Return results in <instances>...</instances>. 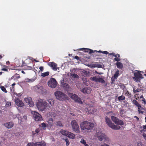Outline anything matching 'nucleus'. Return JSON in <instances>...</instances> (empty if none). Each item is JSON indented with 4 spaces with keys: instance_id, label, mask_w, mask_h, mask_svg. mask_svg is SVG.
<instances>
[{
    "instance_id": "f704fd0d",
    "label": "nucleus",
    "mask_w": 146,
    "mask_h": 146,
    "mask_svg": "<svg viewBox=\"0 0 146 146\" xmlns=\"http://www.w3.org/2000/svg\"><path fill=\"white\" fill-rule=\"evenodd\" d=\"M63 140H64L66 142V145L68 146V145H69L70 144V143L68 140L67 138L64 139Z\"/></svg>"
},
{
    "instance_id": "49530a36",
    "label": "nucleus",
    "mask_w": 146,
    "mask_h": 146,
    "mask_svg": "<svg viewBox=\"0 0 146 146\" xmlns=\"http://www.w3.org/2000/svg\"><path fill=\"white\" fill-rule=\"evenodd\" d=\"M138 108V112L139 113H141L142 114H143L144 112L140 110V108Z\"/></svg>"
},
{
    "instance_id": "ddd939ff",
    "label": "nucleus",
    "mask_w": 146,
    "mask_h": 146,
    "mask_svg": "<svg viewBox=\"0 0 146 146\" xmlns=\"http://www.w3.org/2000/svg\"><path fill=\"white\" fill-rule=\"evenodd\" d=\"M61 82L62 85L63 87L66 88V90L69 91H70L71 90V88L69 86L68 84L65 83L64 80L61 81Z\"/></svg>"
},
{
    "instance_id": "c85d7f7f",
    "label": "nucleus",
    "mask_w": 146,
    "mask_h": 146,
    "mask_svg": "<svg viewBox=\"0 0 146 146\" xmlns=\"http://www.w3.org/2000/svg\"><path fill=\"white\" fill-rule=\"evenodd\" d=\"M80 142L83 144L85 146H89V145L87 144L85 141L84 140V139H82L81 141Z\"/></svg>"
},
{
    "instance_id": "13d9d810",
    "label": "nucleus",
    "mask_w": 146,
    "mask_h": 146,
    "mask_svg": "<svg viewBox=\"0 0 146 146\" xmlns=\"http://www.w3.org/2000/svg\"><path fill=\"white\" fill-rule=\"evenodd\" d=\"M39 130L38 129H36L35 130L36 133H38L39 132Z\"/></svg>"
},
{
    "instance_id": "c03bdc74",
    "label": "nucleus",
    "mask_w": 146,
    "mask_h": 146,
    "mask_svg": "<svg viewBox=\"0 0 146 146\" xmlns=\"http://www.w3.org/2000/svg\"><path fill=\"white\" fill-rule=\"evenodd\" d=\"M124 111V110L123 109L121 110H120L119 114L121 115H122L123 114V112Z\"/></svg>"
},
{
    "instance_id": "f8f14e48",
    "label": "nucleus",
    "mask_w": 146,
    "mask_h": 146,
    "mask_svg": "<svg viewBox=\"0 0 146 146\" xmlns=\"http://www.w3.org/2000/svg\"><path fill=\"white\" fill-rule=\"evenodd\" d=\"M16 104L18 106L22 107L24 106V103L22 100L17 98H16L15 100Z\"/></svg>"
},
{
    "instance_id": "864d4df0",
    "label": "nucleus",
    "mask_w": 146,
    "mask_h": 146,
    "mask_svg": "<svg viewBox=\"0 0 146 146\" xmlns=\"http://www.w3.org/2000/svg\"><path fill=\"white\" fill-rule=\"evenodd\" d=\"M137 146H142L141 143V142H138L137 143Z\"/></svg>"
},
{
    "instance_id": "7c9ffc66",
    "label": "nucleus",
    "mask_w": 146,
    "mask_h": 146,
    "mask_svg": "<svg viewBox=\"0 0 146 146\" xmlns=\"http://www.w3.org/2000/svg\"><path fill=\"white\" fill-rule=\"evenodd\" d=\"M0 88L1 89V90L5 93H7V92L4 86H0Z\"/></svg>"
},
{
    "instance_id": "09e8293b",
    "label": "nucleus",
    "mask_w": 146,
    "mask_h": 146,
    "mask_svg": "<svg viewBox=\"0 0 146 146\" xmlns=\"http://www.w3.org/2000/svg\"><path fill=\"white\" fill-rule=\"evenodd\" d=\"M141 101H142L143 102V103H144V104H146V100H145V99L144 98H143V99L142 100H141Z\"/></svg>"
},
{
    "instance_id": "5701e85b",
    "label": "nucleus",
    "mask_w": 146,
    "mask_h": 146,
    "mask_svg": "<svg viewBox=\"0 0 146 146\" xmlns=\"http://www.w3.org/2000/svg\"><path fill=\"white\" fill-rule=\"evenodd\" d=\"M48 106L49 108L52 106L54 104V100L52 99H50L48 100Z\"/></svg>"
},
{
    "instance_id": "0e129e2a",
    "label": "nucleus",
    "mask_w": 146,
    "mask_h": 146,
    "mask_svg": "<svg viewBox=\"0 0 146 146\" xmlns=\"http://www.w3.org/2000/svg\"><path fill=\"white\" fill-rule=\"evenodd\" d=\"M76 86H77V88L78 89L80 90V88H81L78 85H77Z\"/></svg>"
},
{
    "instance_id": "e2e57ef3",
    "label": "nucleus",
    "mask_w": 146,
    "mask_h": 146,
    "mask_svg": "<svg viewBox=\"0 0 146 146\" xmlns=\"http://www.w3.org/2000/svg\"><path fill=\"white\" fill-rule=\"evenodd\" d=\"M29 81H31V82H33L35 80L33 79H29Z\"/></svg>"
},
{
    "instance_id": "774afa93",
    "label": "nucleus",
    "mask_w": 146,
    "mask_h": 146,
    "mask_svg": "<svg viewBox=\"0 0 146 146\" xmlns=\"http://www.w3.org/2000/svg\"><path fill=\"white\" fill-rule=\"evenodd\" d=\"M21 72H22V73H23L24 74H25V72L24 71H21Z\"/></svg>"
},
{
    "instance_id": "37998d69",
    "label": "nucleus",
    "mask_w": 146,
    "mask_h": 146,
    "mask_svg": "<svg viewBox=\"0 0 146 146\" xmlns=\"http://www.w3.org/2000/svg\"><path fill=\"white\" fill-rule=\"evenodd\" d=\"M6 105L7 106H9L11 105V103L10 102H7L6 103Z\"/></svg>"
},
{
    "instance_id": "39448f33",
    "label": "nucleus",
    "mask_w": 146,
    "mask_h": 146,
    "mask_svg": "<svg viewBox=\"0 0 146 146\" xmlns=\"http://www.w3.org/2000/svg\"><path fill=\"white\" fill-rule=\"evenodd\" d=\"M97 135L98 140L100 141H102L103 140H104V141H107L109 139L105 134L102 133L99 131L97 132Z\"/></svg>"
},
{
    "instance_id": "6e6d98bb",
    "label": "nucleus",
    "mask_w": 146,
    "mask_h": 146,
    "mask_svg": "<svg viewBox=\"0 0 146 146\" xmlns=\"http://www.w3.org/2000/svg\"><path fill=\"white\" fill-rule=\"evenodd\" d=\"M16 95H17V96H20L21 95V93H19L18 94H17L16 93Z\"/></svg>"
},
{
    "instance_id": "79ce46f5",
    "label": "nucleus",
    "mask_w": 146,
    "mask_h": 146,
    "mask_svg": "<svg viewBox=\"0 0 146 146\" xmlns=\"http://www.w3.org/2000/svg\"><path fill=\"white\" fill-rule=\"evenodd\" d=\"M116 79V78H114V77L112 76L111 78V80L112 82H111V84L113 83V82L115 81V80Z\"/></svg>"
},
{
    "instance_id": "b1692460",
    "label": "nucleus",
    "mask_w": 146,
    "mask_h": 146,
    "mask_svg": "<svg viewBox=\"0 0 146 146\" xmlns=\"http://www.w3.org/2000/svg\"><path fill=\"white\" fill-rule=\"evenodd\" d=\"M68 132L69 131H68L65 130H62L61 131H60V132L62 135L67 136Z\"/></svg>"
},
{
    "instance_id": "603ef678",
    "label": "nucleus",
    "mask_w": 146,
    "mask_h": 146,
    "mask_svg": "<svg viewBox=\"0 0 146 146\" xmlns=\"http://www.w3.org/2000/svg\"><path fill=\"white\" fill-rule=\"evenodd\" d=\"M74 58L77 60H80V58L77 56H75Z\"/></svg>"
},
{
    "instance_id": "7ed1b4c3",
    "label": "nucleus",
    "mask_w": 146,
    "mask_h": 146,
    "mask_svg": "<svg viewBox=\"0 0 146 146\" xmlns=\"http://www.w3.org/2000/svg\"><path fill=\"white\" fill-rule=\"evenodd\" d=\"M54 95L56 99L60 101H64L68 100L67 96L60 91H57L54 93Z\"/></svg>"
},
{
    "instance_id": "bf43d9fd",
    "label": "nucleus",
    "mask_w": 146,
    "mask_h": 146,
    "mask_svg": "<svg viewBox=\"0 0 146 146\" xmlns=\"http://www.w3.org/2000/svg\"><path fill=\"white\" fill-rule=\"evenodd\" d=\"M16 84L15 83H13L12 85V88H13L14 87V86Z\"/></svg>"
},
{
    "instance_id": "4be33fe9",
    "label": "nucleus",
    "mask_w": 146,
    "mask_h": 146,
    "mask_svg": "<svg viewBox=\"0 0 146 146\" xmlns=\"http://www.w3.org/2000/svg\"><path fill=\"white\" fill-rule=\"evenodd\" d=\"M141 87H140V88L136 89L135 88H133V92L134 93H136L141 91H143V90L142 89Z\"/></svg>"
},
{
    "instance_id": "393cba45",
    "label": "nucleus",
    "mask_w": 146,
    "mask_h": 146,
    "mask_svg": "<svg viewBox=\"0 0 146 146\" xmlns=\"http://www.w3.org/2000/svg\"><path fill=\"white\" fill-rule=\"evenodd\" d=\"M56 126L58 127H63V125L61 121H58L56 122Z\"/></svg>"
},
{
    "instance_id": "1a4fd4ad",
    "label": "nucleus",
    "mask_w": 146,
    "mask_h": 146,
    "mask_svg": "<svg viewBox=\"0 0 146 146\" xmlns=\"http://www.w3.org/2000/svg\"><path fill=\"white\" fill-rule=\"evenodd\" d=\"M31 113L33 115L34 119L36 121H38L42 119L41 115L38 112L35 111H32Z\"/></svg>"
},
{
    "instance_id": "f3484780",
    "label": "nucleus",
    "mask_w": 146,
    "mask_h": 146,
    "mask_svg": "<svg viewBox=\"0 0 146 146\" xmlns=\"http://www.w3.org/2000/svg\"><path fill=\"white\" fill-rule=\"evenodd\" d=\"M71 98L73 99L74 101L80 103L81 101L80 98L76 94H74L71 96Z\"/></svg>"
},
{
    "instance_id": "412c9836",
    "label": "nucleus",
    "mask_w": 146,
    "mask_h": 146,
    "mask_svg": "<svg viewBox=\"0 0 146 146\" xmlns=\"http://www.w3.org/2000/svg\"><path fill=\"white\" fill-rule=\"evenodd\" d=\"M67 136L70 138L73 139L75 137V135L72 133L70 132H68V134H67Z\"/></svg>"
},
{
    "instance_id": "f03ea898",
    "label": "nucleus",
    "mask_w": 146,
    "mask_h": 146,
    "mask_svg": "<svg viewBox=\"0 0 146 146\" xmlns=\"http://www.w3.org/2000/svg\"><path fill=\"white\" fill-rule=\"evenodd\" d=\"M36 106L38 109L40 111L44 110L48 106L47 103L45 101H43L40 99L36 104Z\"/></svg>"
},
{
    "instance_id": "6ab92c4d",
    "label": "nucleus",
    "mask_w": 146,
    "mask_h": 146,
    "mask_svg": "<svg viewBox=\"0 0 146 146\" xmlns=\"http://www.w3.org/2000/svg\"><path fill=\"white\" fill-rule=\"evenodd\" d=\"M34 88L36 91L40 92L42 89L43 87L42 86L38 85L35 86Z\"/></svg>"
},
{
    "instance_id": "423d86ee",
    "label": "nucleus",
    "mask_w": 146,
    "mask_h": 146,
    "mask_svg": "<svg viewBox=\"0 0 146 146\" xmlns=\"http://www.w3.org/2000/svg\"><path fill=\"white\" fill-rule=\"evenodd\" d=\"M72 130L76 133L80 132V129L77 122L75 120L72 121L71 122Z\"/></svg>"
},
{
    "instance_id": "bb28decb",
    "label": "nucleus",
    "mask_w": 146,
    "mask_h": 146,
    "mask_svg": "<svg viewBox=\"0 0 146 146\" xmlns=\"http://www.w3.org/2000/svg\"><path fill=\"white\" fill-rule=\"evenodd\" d=\"M49 74V72H46L42 73L41 76L42 77H44L45 76H48Z\"/></svg>"
},
{
    "instance_id": "a18cd8bd",
    "label": "nucleus",
    "mask_w": 146,
    "mask_h": 146,
    "mask_svg": "<svg viewBox=\"0 0 146 146\" xmlns=\"http://www.w3.org/2000/svg\"><path fill=\"white\" fill-rule=\"evenodd\" d=\"M82 80L83 81V83H84L85 82H86V81H88V80L86 78H83Z\"/></svg>"
},
{
    "instance_id": "4d7b16f0",
    "label": "nucleus",
    "mask_w": 146,
    "mask_h": 146,
    "mask_svg": "<svg viewBox=\"0 0 146 146\" xmlns=\"http://www.w3.org/2000/svg\"><path fill=\"white\" fill-rule=\"evenodd\" d=\"M134 117L136 119H137V121H139V118H138L137 116H135Z\"/></svg>"
},
{
    "instance_id": "8fccbe9b",
    "label": "nucleus",
    "mask_w": 146,
    "mask_h": 146,
    "mask_svg": "<svg viewBox=\"0 0 146 146\" xmlns=\"http://www.w3.org/2000/svg\"><path fill=\"white\" fill-rule=\"evenodd\" d=\"M1 70L2 71H8V70L7 69L5 68H2L1 69Z\"/></svg>"
},
{
    "instance_id": "4468645a",
    "label": "nucleus",
    "mask_w": 146,
    "mask_h": 146,
    "mask_svg": "<svg viewBox=\"0 0 146 146\" xmlns=\"http://www.w3.org/2000/svg\"><path fill=\"white\" fill-rule=\"evenodd\" d=\"M25 100L26 102L29 104V105L31 107H32L34 106V103L32 101V98L30 97H28L25 98Z\"/></svg>"
},
{
    "instance_id": "aec40b11",
    "label": "nucleus",
    "mask_w": 146,
    "mask_h": 146,
    "mask_svg": "<svg viewBox=\"0 0 146 146\" xmlns=\"http://www.w3.org/2000/svg\"><path fill=\"white\" fill-rule=\"evenodd\" d=\"M116 65L117 68L119 69H122L123 67V64L120 62H117L116 63Z\"/></svg>"
},
{
    "instance_id": "9d476101",
    "label": "nucleus",
    "mask_w": 146,
    "mask_h": 146,
    "mask_svg": "<svg viewBox=\"0 0 146 146\" xmlns=\"http://www.w3.org/2000/svg\"><path fill=\"white\" fill-rule=\"evenodd\" d=\"M134 77H133V78L136 82H140L141 79L143 78L142 74L139 73L135 72L134 73Z\"/></svg>"
},
{
    "instance_id": "5fc2aeb1",
    "label": "nucleus",
    "mask_w": 146,
    "mask_h": 146,
    "mask_svg": "<svg viewBox=\"0 0 146 146\" xmlns=\"http://www.w3.org/2000/svg\"><path fill=\"white\" fill-rule=\"evenodd\" d=\"M143 136L144 138L145 139H146V134H143Z\"/></svg>"
},
{
    "instance_id": "ea45409f",
    "label": "nucleus",
    "mask_w": 146,
    "mask_h": 146,
    "mask_svg": "<svg viewBox=\"0 0 146 146\" xmlns=\"http://www.w3.org/2000/svg\"><path fill=\"white\" fill-rule=\"evenodd\" d=\"M98 78L96 76H95V77H94L92 79H93V80L95 81V82H97L98 81Z\"/></svg>"
},
{
    "instance_id": "680f3d73",
    "label": "nucleus",
    "mask_w": 146,
    "mask_h": 146,
    "mask_svg": "<svg viewBox=\"0 0 146 146\" xmlns=\"http://www.w3.org/2000/svg\"><path fill=\"white\" fill-rule=\"evenodd\" d=\"M143 129H145L146 130V125H143Z\"/></svg>"
},
{
    "instance_id": "de8ad7c7",
    "label": "nucleus",
    "mask_w": 146,
    "mask_h": 146,
    "mask_svg": "<svg viewBox=\"0 0 146 146\" xmlns=\"http://www.w3.org/2000/svg\"><path fill=\"white\" fill-rule=\"evenodd\" d=\"M39 68L41 72L43 71L44 68L43 66H41Z\"/></svg>"
},
{
    "instance_id": "3c124183",
    "label": "nucleus",
    "mask_w": 146,
    "mask_h": 146,
    "mask_svg": "<svg viewBox=\"0 0 146 146\" xmlns=\"http://www.w3.org/2000/svg\"><path fill=\"white\" fill-rule=\"evenodd\" d=\"M84 85L88 86L89 84V82L88 81H86V82H85L84 83Z\"/></svg>"
},
{
    "instance_id": "2eb2a0df",
    "label": "nucleus",
    "mask_w": 146,
    "mask_h": 146,
    "mask_svg": "<svg viewBox=\"0 0 146 146\" xmlns=\"http://www.w3.org/2000/svg\"><path fill=\"white\" fill-rule=\"evenodd\" d=\"M80 91L84 94H88L91 92V89L90 88L86 87L85 88L82 89L81 88H80Z\"/></svg>"
},
{
    "instance_id": "69168bd1",
    "label": "nucleus",
    "mask_w": 146,
    "mask_h": 146,
    "mask_svg": "<svg viewBox=\"0 0 146 146\" xmlns=\"http://www.w3.org/2000/svg\"><path fill=\"white\" fill-rule=\"evenodd\" d=\"M101 78H98V81H97V82H100V79Z\"/></svg>"
},
{
    "instance_id": "4c0bfd02",
    "label": "nucleus",
    "mask_w": 146,
    "mask_h": 146,
    "mask_svg": "<svg viewBox=\"0 0 146 146\" xmlns=\"http://www.w3.org/2000/svg\"><path fill=\"white\" fill-rule=\"evenodd\" d=\"M41 125L43 129H44V128L47 127L46 124L44 123H42Z\"/></svg>"
},
{
    "instance_id": "cd10ccee",
    "label": "nucleus",
    "mask_w": 146,
    "mask_h": 146,
    "mask_svg": "<svg viewBox=\"0 0 146 146\" xmlns=\"http://www.w3.org/2000/svg\"><path fill=\"white\" fill-rule=\"evenodd\" d=\"M53 119L52 118H49L48 121V123L50 125L52 126L53 125Z\"/></svg>"
},
{
    "instance_id": "338daca9",
    "label": "nucleus",
    "mask_w": 146,
    "mask_h": 146,
    "mask_svg": "<svg viewBox=\"0 0 146 146\" xmlns=\"http://www.w3.org/2000/svg\"><path fill=\"white\" fill-rule=\"evenodd\" d=\"M140 98H142V99H143L144 98H143V95H141V96H140Z\"/></svg>"
},
{
    "instance_id": "a878e982",
    "label": "nucleus",
    "mask_w": 146,
    "mask_h": 146,
    "mask_svg": "<svg viewBox=\"0 0 146 146\" xmlns=\"http://www.w3.org/2000/svg\"><path fill=\"white\" fill-rule=\"evenodd\" d=\"M119 70H117L115 72V73L114 74L113 76L114 77V78L117 79V77L119 76Z\"/></svg>"
},
{
    "instance_id": "72a5a7b5",
    "label": "nucleus",
    "mask_w": 146,
    "mask_h": 146,
    "mask_svg": "<svg viewBox=\"0 0 146 146\" xmlns=\"http://www.w3.org/2000/svg\"><path fill=\"white\" fill-rule=\"evenodd\" d=\"M125 97L122 96H121L118 97V100L120 101L121 100H123L125 99Z\"/></svg>"
},
{
    "instance_id": "a19ab883",
    "label": "nucleus",
    "mask_w": 146,
    "mask_h": 146,
    "mask_svg": "<svg viewBox=\"0 0 146 146\" xmlns=\"http://www.w3.org/2000/svg\"><path fill=\"white\" fill-rule=\"evenodd\" d=\"M100 79V82L102 84H104L105 83V81L102 78H101Z\"/></svg>"
},
{
    "instance_id": "473e14b6",
    "label": "nucleus",
    "mask_w": 146,
    "mask_h": 146,
    "mask_svg": "<svg viewBox=\"0 0 146 146\" xmlns=\"http://www.w3.org/2000/svg\"><path fill=\"white\" fill-rule=\"evenodd\" d=\"M132 102L136 106H138V105L139 104V103L135 100H133Z\"/></svg>"
},
{
    "instance_id": "58836bf2",
    "label": "nucleus",
    "mask_w": 146,
    "mask_h": 146,
    "mask_svg": "<svg viewBox=\"0 0 146 146\" xmlns=\"http://www.w3.org/2000/svg\"><path fill=\"white\" fill-rule=\"evenodd\" d=\"M83 73L86 76H88L89 74V72L88 71H83Z\"/></svg>"
},
{
    "instance_id": "6e6552de",
    "label": "nucleus",
    "mask_w": 146,
    "mask_h": 146,
    "mask_svg": "<svg viewBox=\"0 0 146 146\" xmlns=\"http://www.w3.org/2000/svg\"><path fill=\"white\" fill-rule=\"evenodd\" d=\"M46 143L44 141L41 142H36L35 143L33 142L28 143L27 146H45Z\"/></svg>"
},
{
    "instance_id": "2f4dec72",
    "label": "nucleus",
    "mask_w": 146,
    "mask_h": 146,
    "mask_svg": "<svg viewBox=\"0 0 146 146\" xmlns=\"http://www.w3.org/2000/svg\"><path fill=\"white\" fill-rule=\"evenodd\" d=\"M87 66L92 68L96 67L95 64H88Z\"/></svg>"
},
{
    "instance_id": "a211bd4d",
    "label": "nucleus",
    "mask_w": 146,
    "mask_h": 146,
    "mask_svg": "<svg viewBox=\"0 0 146 146\" xmlns=\"http://www.w3.org/2000/svg\"><path fill=\"white\" fill-rule=\"evenodd\" d=\"M4 126L8 129H10L13 126V124L12 122H8L4 124Z\"/></svg>"
},
{
    "instance_id": "20e7f679",
    "label": "nucleus",
    "mask_w": 146,
    "mask_h": 146,
    "mask_svg": "<svg viewBox=\"0 0 146 146\" xmlns=\"http://www.w3.org/2000/svg\"><path fill=\"white\" fill-rule=\"evenodd\" d=\"M106 122L107 125L113 129L118 130L120 129L121 127L119 125H115L112 123L110 119L108 117L106 116L105 118Z\"/></svg>"
},
{
    "instance_id": "9b49d317",
    "label": "nucleus",
    "mask_w": 146,
    "mask_h": 146,
    "mask_svg": "<svg viewBox=\"0 0 146 146\" xmlns=\"http://www.w3.org/2000/svg\"><path fill=\"white\" fill-rule=\"evenodd\" d=\"M111 119L113 122L117 125H123L124 124L123 121L119 120L118 118L114 116H111Z\"/></svg>"
},
{
    "instance_id": "c756f323",
    "label": "nucleus",
    "mask_w": 146,
    "mask_h": 146,
    "mask_svg": "<svg viewBox=\"0 0 146 146\" xmlns=\"http://www.w3.org/2000/svg\"><path fill=\"white\" fill-rule=\"evenodd\" d=\"M113 56L115 57V58L114 59L115 60L117 61V62H118L120 60V59L119 58L120 57V55H118V57H117V55Z\"/></svg>"
},
{
    "instance_id": "dca6fc26",
    "label": "nucleus",
    "mask_w": 146,
    "mask_h": 146,
    "mask_svg": "<svg viewBox=\"0 0 146 146\" xmlns=\"http://www.w3.org/2000/svg\"><path fill=\"white\" fill-rule=\"evenodd\" d=\"M48 64L53 70L55 71L57 70V65L54 62H49Z\"/></svg>"
},
{
    "instance_id": "f257e3e1",
    "label": "nucleus",
    "mask_w": 146,
    "mask_h": 146,
    "mask_svg": "<svg viewBox=\"0 0 146 146\" xmlns=\"http://www.w3.org/2000/svg\"><path fill=\"white\" fill-rule=\"evenodd\" d=\"M94 126L93 123L84 121L80 124V127L82 130H89L93 128Z\"/></svg>"
},
{
    "instance_id": "052dcab7",
    "label": "nucleus",
    "mask_w": 146,
    "mask_h": 146,
    "mask_svg": "<svg viewBox=\"0 0 146 146\" xmlns=\"http://www.w3.org/2000/svg\"><path fill=\"white\" fill-rule=\"evenodd\" d=\"M137 106L138 107V108H141V105L139 104Z\"/></svg>"
},
{
    "instance_id": "e433bc0d",
    "label": "nucleus",
    "mask_w": 146,
    "mask_h": 146,
    "mask_svg": "<svg viewBox=\"0 0 146 146\" xmlns=\"http://www.w3.org/2000/svg\"><path fill=\"white\" fill-rule=\"evenodd\" d=\"M72 76L73 78H79L78 76L76 74L74 73L72 75Z\"/></svg>"
},
{
    "instance_id": "c9c22d12",
    "label": "nucleus",
    "mask_w": 146,
    "mask_h": 146,
    "mask_svg": "<svg viewBox=\"0 0 146 146\" xmlns=\"http://www.w3.org/2000/svg\"><path fill=\"white\" fill-rule=\"evenodd\" d=\"M95 66L96 67L98 68H102L104 67V66L100 64H95Z\"/></svg>"
},
{
    "instance_id": "0eeeda50",
    "label": "nucleus",
    "mask_w": 146,
    "mask_h": 146,
    "mask_svg": "<svg viewBox=\"0 0 146 146\" xmlns=\"http://www.w3.org/2000/svg\"><path fill=\"white\" fill-rule=\"evenodd\" d=\"M48 85L50 88H54L57 86V83L55 78H52L48 82Z\"/></svg>"
}]
</instances>
